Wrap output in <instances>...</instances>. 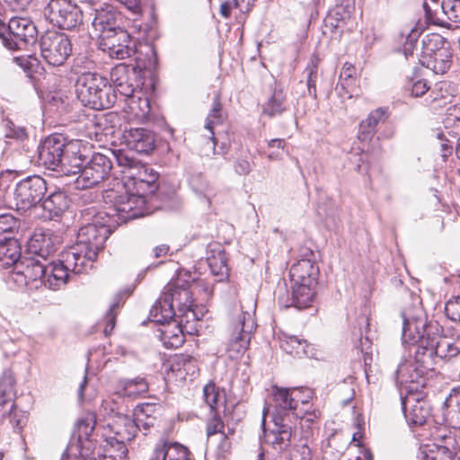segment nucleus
<instances>
[{"mask_svg":"<svg viewBox=\"0 0 460 460\" xmlns=\"http://www.w3.org/2000/svg\"><path fill=\"white\" fill-rule=\"evenodd\" d=\"M190 275L180 271L175 279L170 281L164 288L161 296L150 310L152 322L165 324L174 317L185 319L187 323L199 319L203 308L194 304L190 286Z\"/></svg>","mask_w":460,"mask_h":460,"instance_id":"1","label":"nucleus"},{"mask_svg":"<svg viewBox=\"0 0 460 460\" xmlns=\"http://www.w3.org/2000/svg\"><path fill=\"white\" fill-rule=\"evenodd\" d=\"M120 165L128 166L127 185H132L136 192L121 194L115 198L114 210L121 221L138 218L151 213L147 203L146 194L153 192V184L157 179L156 173L146 165L139 164L133 159L120 157L118 159Z\"/></svg>","mask_w":460,"mask_h":460,"instance_id":"2","label":"nucleus"},{"mask_svg":"<svg viewBox=\"0 0 460 460\" xmlns=\"http://www.w3.org/2000/svg\"><path fill=\"white\" fill-rule=\"evenodd\" d=\"M115 214L113 206L111 212L106 213L105 217L101 213L94 216L91 223L80 227L76 243L67 249L90 269L93 267L98 252L103 249L105 241L111 234L110 220L113 218V221L118 224L127 222L119 219Z\"/></svg>","mask_w":460,"mask_h":460,"instance_id":"3","label":"nucleus"},{"mask_svg":"<svg viewBox=\"0 0 460 460\" xmlns=\"http://www.w3.org/2000/svg\"><path fill=\"white\" fill-rule=\"evenodd\" d=\"M75 94L83 105L94 110H104L113 105L116 94L107 79L97 73H82L75 84Z\"/></svg>","mask_w":460,"mask_h":460,"instance_id":"4","label":"nucleus"},{"mask_svg":"<svg viewBox=\"0 0 460 460\" xmlns=\"http://www.w3.org/2000/svg\"><path fill=\"white\" fill-rule=\"evenodd\" d=\"M432 350L416 349L412 359L399 364L395 371L397 384L403 386L407 394H422L426 385L425 376L433 370L435 362L431 358Z\"/></svg>","mask_w":460,"mask_h":460,"instance_id":"5","label":"nucleus"},{"mask_svg":"<svg viewBox=\"0 0 460 460\" xmlns=\"http://www.w3.org/2000/svg\"><path fill=\"white\" fill-rule=\"evenodd\" d=\"M90 268L74 255L69 250L61 253L58 261L46 265V272L43 284L52 290H58L65 287L70 277V273L81 274Z\"/></svg>","mask_w":460,"mask_h":460,"instance_id":"6","label":"nucleus"},{"mask_svg":"<svg viewBox=\"0 0 460 460\" xmlns=\"http://www.w3.org/2000/svg\"><path fill=\"white\" fill-rule=\"evenodd\" d=\"M255 323L252 314L241 311L232 318L228 329L226 352L232 359L241 357L249 348Z\"/></svg>","mask_w":460,"mask_h":460,"instance_id":"7","label":"nucleus"},{"mask_svg":"<svg viewBox=\"0 0 460 460\" xmlns=\"http://www.w3.org/2000/svg\"><path fill=\"white\" fill-rule=\"evenodd\" d=\"M44 16L63 30H73L83 23V13L72 0H50L44 8Z\"/></svg>","mask_w":460,"mask_h":460,"instance_id":"8","label":"nucleus"},{"mask_svg":"<svg viewBox=\"0 0 460 460\" xmlns=\"http://www.w3.org/2000/svg\"><path fill=\"white\" fill-rule=\"evenodd\" d=\"M402 340L404 343L417 345V349H423L429 346V327L435 321L427 322L420 308L413 312L404 311L402 313Z\"/></svg>","mask_w":460,"mask_h":460,"instance_id":"9","label":"nucleus"},{"mask_svg":"<svg viewBox=\"0 0 460 460\" xmlns=\"http://www.w3.org/2000/svg\"><path fill=\"white\" fill-rule=\"evenodd\" d=\"M38 31L30 19L13 17L8 22V31L3 35V44L5 48L15 50L33 46L37 42Z\"/></svg>","mask_w":460,"mask_h":460,"instance_id":"10","label":"nucleus"},{"mask_svg":"<svg viewBox=\"0 0 460 460\" xmlns=\"http://www.w3.org/2000/svg\"><path fill=\"white\" fill-rule=\"evenodd\" d=\"M41 57L51 66L63 65L72 51L69 39L64 33L55 31H46L40 39Z\"/></svg>","mask_w":460,"mask_h":460,"instance_id":"11","label":"nucleus"},{"mask_svg":"<svg viewBox=\"0 0 460 460\" xmlns=\"http://www.w3.org/2000/svg\"><path fill=\"white\" fill-rule=\"evenodd\" d=\"M46 191V181L40 176H30L20 181L13 191L17 209L27 210L35 207L41 201Z\"/></svg>","mask_w":460,"mask_h":460,"instance_id":"12","label":"nucleus"},{"mask_svg":"<svg viewBox=\"0 0 460 460\" xmlns=\"http://www.w3.org/2000/svg\"><path fill=\"white\" fill-rule=\"evenodd\" d=\"M111 167L108 156L100 153L94 154L76 177L75 189L84 190L98 185L108 177Z\"/></svg>","mask_w":460,"mask_h":460,"instance_id":"13","label":"nucleus"},{"mask_svg":"<svg viewBox=\"0 0 460 460\" xmlns=\"http://www.w3.org/2000/svg\"><path fill=\"white\" fill-rule=\"evenodd\" d=\"M38 242L39 239L37 236L31 241V249L34 248L31 252H33L35 256H23L15 263L14 270L16 273L23 275L28 280L35 281L40 279L43 283L46 272V264H44L43 261H47V255H49V252L41 246L38 249L34 243Z\"/></svg>","mask_w":460,"mask_h":460,"instance_id":"14","label":"nucleus"},{"mask_svg":"<svg viewBox=\"0 0 460 460\" xmlns=\"http://www.w3.org/2000/svg\"><path fill=\"white\" fill-rule=\"evenodd\" d=\"M429 346L423 348L432 350L431 358L435 362V356L451 358L460 354V336L441 337L442 328L438 322L431 323L429 327Z\"/></svg>","mask_w":460,"mask_h":460,"instance_id":"15","label":"nucleus"},{"mask_svg":"<svg viewBox=\"0 0 460 460\" xmlns=\"http://www.w3.org/2000/svg\"><path fill=\"white\" fill-rule=\"evenodd\" d=\"M139 72L133 66L119 64L111 71V81L114 89L111 92L119 93L126 97H133L135 91L140 86Z\"/></svg>","mask_w":460,"mask_h":460,"instance_id":"16","label":"nucleus"},{"mask_svg":"<svg viewBox=\"0 0 460 460\" xmlns=\"http://www.w3.org/2000/svg\"><path fill=\"white\" fill-rule=\"evenodd\" d=\"M66 145L61 136L48 137L39 147V164L46 169L58 172Z\"/></svg>","mask_w":460,"mask_h":460,"instance_id":"17","label":"nucleus"},{"mask_svg":"<svg viewBox=\"0 0 460 460\" xmlns=\"http://www.w3.org/2000/svg\"><path fill=\"white\" fill-rule=\"evenodd\" d=\"M99 47L111 58L124 59L131 55L132 49L128 47L129 35L124 30L113 31L109 34H101Z\"/></svg>","mask_w":460,"mask_h":460,"instance_id":"18","label":"nucleus"},{"mask_svg":"<svg viewBox=\"0 0 460 460\" xmlns=\"http://www.w3.org/2000/svg\"><path fill=\"white\" fill-rule=\"evenodd\" d=\"M402 408L407 421L411 425L421 426L429 416V409L421 394H407L401 395Z\"/></svg>","mask_w":460,"mask_h":460,"instance_id":"19","label":"nucleus"},{"mask_svg":"<svg viewBox=\"0 0 460 460\" xmlns=\"http://www.w3.org/2000/svg\"><path fill=\"white\" fill-rule=\"evenodd\" d=\"M426 447L421 452L423 460H453L457 455V442L451 434L439 436L437 443Z\"/></svg>","mask_w":460,"mask_h":460,"instance_id":"20","label":"nucleus"},{"mask_svg":"<svg viewBox=\"0 0 460 460\" xmlns=\"http://www.w3.org/2000/svg\"><path fill=\"white\" fill-rule=\"evenodd\" d=\"M127 146L140 154H148L155 147V136L144 128H130L123 135Z\"/></svg>","mask_w":460,"mask_h":460,"instance_id":"21","label":"nucleus"},{"mask_svg":"<svg viewBox=\"0 0 460 460\" xmlns=\"http://www.w3.org/2000/svg\"><path fill=\"white\" fill-rule=\"evenodd\" d=\"M118 17L119 13L112 5L106 4L100 9H95L92 22L95 35L101 37V34H109L113 31L121 30L118 24Z\"/></svg>","mask_w":460,"mask_h":460,"instance_id":"22","label":"nucleus"},{"mask_svg":"<svg viewBox=\"0 0 460 460\" xmlns=\"http://www.w3.org/2000/svg\"><path fill=\"white\" fill-rule=\"evenodd\" d=\"M84 160L85 157L81 152L80 143L77 141L70 142L66 145L62 164L58 172L66 175L80 174L84 168Z\"/></svg>","mask_w":460,"mask_h":460,"instance_id":"23","label":"nucleus"},{"mask_svg":"<svg viewBox=\"0 0 460 460\" xmlns=\"http://www.w3.org/2000/svg\"><path fill=\"white\" fill-rule=\"evenodd\" d=\"M319 269L311 259H301L289 270L291 283L317 284Z\"/></svg>","mask_w":460,"mask_h":460,"instance_id":"24","label":"nucleus"},{"mask_svg":"<svg viewBox=\"0 0 460 460\" xmlns=\"http://www.w3.org/2000/svg\"><path fill=\"white\" fill-rule=\"evenodd\" d=\"M108 428L114 435H107L105 439H112L118 442L121 441V443L124 444L126 441H131L139 430L137 424L127 415L118 416L113 423L108 424Z\"/></svg>","mask_w":460,"mask_h":460,"instance_id":"25","label":"nucleus"},{"mask_svg":"<svg viewBox=\"0 0 460 460\" xmlns=\"http://www.w3.org/2000/svg\"><path fill=\"white\" fill-rule=\"evenodd\" d=\"M170 371L176 379H193L199 372L197 359L185 354L174 355L170 360Z\"/></svg>","mask_w":460,"mask_h":460,"instance_id":"26","label":"nucleus"},{"mask_svg":"<svg viewBox=\"0 0 460 460\" xmlns=\"http://www.w3.org/2000/svg\"><path fill=\"white\" fill-rule=\"evenodd\" d=\"M280 348L294 358L313 357V348L306 340L297 336L282 333L279 336Z\"/></svg>","mask_w":460,"mask_h":460,"instance_id":"27","label":"nucleus"},{"mask_svg":"<svg viewBox=\"0 0 460 460\" xmlns=\"http://www.w3.org/2000/svg\"><path fill=\"white\" fill-rule=\"evenodd\" d=\"M316 284L291 283V304L297 309L306 308L311 305L315 296Z\"/></svg>","mask_w":460,"mask_h":460,"instance_id":"28","label":"nucleus"},{"mask_svg":"<svg viewBox=\"0 0 460 460\" xmlns=\"http://www.w3.org/2000/svg\"><path fill=\"white\" fill-rule=\"evenodd\" d=\"M69 208V199L63 191L51 193L42 202V208L49 219L60 217Z\"/></svg>","mask_w":460,"mask_h":460,"instance_id":"29","label":"nucleus"},{"mask_svg":"<svg viewBox=\"0 0 460 460\" xmlns=\"http://www.w3.org/2000/svg\"><path fill=\"white\" fill-rule=\"evenodd\" d=\"M147 392L148 383L144 377L124 378L119 381L118 394L123 397L136 399L146 394Z\"/></svg>","mask_w":460,"mask_h":460,"instance_id":"30","label":"nucleus"},{"mask_svg":"<svg viewBox=\"0 0 460 460\" xmlns=\"http://www.w3.org/2000/svg\"><path fill=\"white\" fill-rule=\"evenodd\" d=\"M451 98L452 95L448 91L447 83L439 82L435 84L432 88L429 87V93L425 97L424 102L426 105L437 111L450 102Z\"/></svg>","mask_w":460,"mask_h":460,"instance_id":"31","label":"nucleus"},{"mask_svg":"<svg viewBox=\"0 0 460 460\" xmlns=\"http://www.w3.org/2000/svg\"><path fill=\"white\" fill-rule=\"evenodd\" d=\"M157 405L155 403H140L134 410L132 419L139 430L148 431L156 422Z\"/></svg>","mask_w":460,"mask_h":460,"instance_id":"32","label":"nucleus"},{"mask_svg":"<svg viewBox=\"0 0 460 460\" xmlns=\"http://www.w3.org/2000/svg\"><path fill=\"white\" fill-rule=\"evenodd\" d=\"M287 109L286 93L280 85L275 84L272 94L263 104L262 112L270 118H273L281 115Z\"/></svg>","mask_w":460,"mask_h":460,"instance_id":"33","label":"nucleus"},{"mask_svg":"<svg viewBox=\"0 0 460 460\" xmlns=\"http://www.w3.org/2000/svg\"><path fill=\"white\" fill-rule=\"evenodd\" d=\"M421 28L411 22L404 24L398 33L397 40L400 44L403 43L402 49L401 50L406 58H408L410 56H412L414 47L417 43L418 38L421 34Z\"/></svg>","mask_w":460,"mask_h":460,"instance_id":"34","label":"nucleus"},{"mask_svg":"<svg viewBox=\"0 0 460 460\" xmlns=\"http://www.w3.org/2000/svg\"><path fill=\"white\" fill-rule=\"evenodd\" d=\"M14 379L11 374H4L0 378V414L4 417L8 411L13 410Z\"/></svg>","mask_w":460,"mask_h":460,"instance_id":"35","label":"nucleus"},{"mask_svg":"<svg viewBox=\"0 0 460 460\" xmlns=\"http://www.w3.org/2000/svg\"><path fill=\"white\" fill-rule=\"evenodd\" d=\"M426 66L435 74H445L451 66L452 53L449 47H442L435 55L426 58Z\"/></svg>","mask_w":460,"mask_h":460,"instance_id":"36","label":"nucleus"},{"mask_svg":"<svg viewBox=\"0 0 460 460\" xmlns=\"http://www.w3.org/2000/svg\"><path fill=\"white\" fill-rule=\"evenodd\" d=\"M275 424L276 429L272 430L267 438L275 449L283 451L289 446L292 429L288 424L279 423L277 419L275 420Z\"/></svg>","mask_w":460,"mask_h":460,"instance_id":"37","label":"nucleus"},{"mask_svg":"<svg viewBox=\"0 0 460 460\" xmlns=\"http://www.w3.org/2000/svg\"><path fill=\"white\" fill-rule=\"evenodd\" d=\"M156 446L163 460H190L187 447L177 442L161 441Z\"/></svg>","mask_w":460,"mask_h":460,"instance_id":"38","label":"nucleus"},{"mask_svg":"<svg viewBox=\"0 0 460 460\" xmlns=\"http://www.w3.org/2000/svg\"><path fill=\"white\" fill-rule=\"evenodd\" d=\"M385 119V111L382 109L371 111L367 118L359 124L358 138L362 141L367 140L375 132L376 126Z\"/></svg>","mask_w":460,"mask_h":460,"instance_id":"39","label":"nucleus"},{"mask_svg":"<svg viewBox=\"0 0 460 460\" xmlns=\"http://www.w3.org/2000/svg\"><path fill=\"white\" fill-rule=\"evenodd\" d=\"M298 389L276 388L273 399L276 405L282 410H296L298 404Z\"/></svg>","mask_w":460,"mask_h":460,"instance_id":"40","label":"nucleus"},{"mask_svg":"<svg viewBox=\"0 0 460 460\" xmlns=\"http://www.w3.org/2000/svg\"><path fill=\"white\" fill-rule=\"evenodd\" d=\"M101 460H127L128 448L124 443L104 439Z\"/></svg>","mask_w":460,"mask_h":460,"instance_id":"41","label":"nucleus"},{"mask_svg":"<svg viewBox=\"0 0 460 460\" xmlns=\"http://www.w3.org/2000/svg\"><path fill=\"white\" fill-rule=\"evenodd\" d=\"M20 227V220L10 213L0 214V242L14 239Z\"/></svg>","mask_w":460,"mask_h":460,"instance_id":"42","label":"nucleus"},{"mask_svg":"<svg viewBox=\"0 0 460 460\" xmlns=\"http://www.w3.org/2000/svg\"><path fill=\"white\" fill-rule=\"evenodd\" d=\"M203 395L206 403L210 407L212 412L216 411L220 405H225L226 403L225 392L213 383L205 385Z\"/></svg>","mask_w":460,"mask_h":460,"instance_id":"43","label":"nucleus"},{"mask_svg":"<svg viewBox=\"0 0 460 460\" xmlns=\"http://www.w3.org/2000/svg\"><path fill=\"white\" fill-rule=\"evenodd\" d=\"M22 257L21 256L20 248L15 239L6 240L4 243L0 242V260L4 261L5 265H13Z\"/></svg>","mask_w":460,"mask_h":460,"instance_id":"44","label":"nucleus"},{"mask_svg":"<svg viewBox=\"0 0 460 460\" xmlns=\"http://www.w3.org/2000/svg\"><path fill=\"white\" fill-rule=\"evenodd\" d=\"M183 320L175 323L172 330H170V323H167L168 326L162 331V341L166 347L178 348L184 342L182 331L179 328Z\"/></svg>","mask_w":460,"mask_h":460,"instance_id":"45","label":"nucleus"},{"mask_svg":"<svg viewBox=\"0 0 460 460\" xmlns=\"http://www.w3.org/2000/svg\"><path fill=\"white\" fill-rule=\"evenodd\" d=\"M211 273L223 280L228 276L229 269L227 266L226 256L224 252H219L217 255H213L207 259Z\"/></svg>","mask_w":460,"mask_h":460,"instance_id":"46","label":"nucleus"},{"mask_svg":"<svg viewBox=\"0 0 460 460\" xmlns=\"http://www.w3.org/2000/svg\"><path fill=\"white\" fill-rule=\"evenodd\" d=\"M422 52L425 58L435 55L442 47H449L448 42L439 34H429L422 41Z\"/></svg>","mask_w":460,"mask_h":460,"instance_id":"47","label":"nucleus"},{"mask_svg":"<svg viewBox=\"0 0 460 460\" xmlns=\"http://www.w3.org/2000/svg\"><path fill=\"white\" fill-rule=\"evenodd\" d=\"M318 63L319 58L316 56H313L310 59V63L305 69V73L306 74L308 94L314 99L317 97L316 81L318 76Z\"/></svg>","mask_w":460,"mask_h":460,"instance_id":"48","label":"nucleus"},{"mask_svg":"<svg viewBox=\"0 0 460 460\" xmlns=\"http://www.w3.org/2000/svg\"><path fill=\"white\" fill-rule=\"evenodd\" d=\"M122 304V297L119 295L114 297L113 302L110 305L109 311L104 317L105 327L103 329V332L105 336H109L114 329L117 314Z\"/></svg>","mask_w":460,"mask_h":460,"instance_id":"49","label":"nucleus"},{"mask_svg":"<svg viewBox=\"0 0 460 460\" xmlns=\"http://www.w3.org/2000/svg\"><path fill=\"white\" fill-rule=\"evenodd\" d=\"M222 121L223 116L221 111V104L219 102L218 97H216L213 102V107L207 117L205 124V128L209 131V138H211L212 140H215L213 133L214 125L220 124L222 123Z\"/></svg>","mask_w":460,"mask_h":460,"instance_id":"50","label":"nucleus"},{"mask_svg":"<svg viewBox=\"0 0 460 460\" xmlns=\"http://www.w3.org/2000/svg\"><path fill=\"white\" fill-rule=\"evenodd\" d=\"M312 448L307 441L300 440L289 451V460H312Z\"/></svg>","mask_w":460,"mask_h":460,"instance_id":"51","label":"nucleus"},{"mask_svg":"<svg viewBox=\"0 0 460 460\" xmlns=\"http://www.w3.org/2000/svg\"><path fill=\"white\" fill-rule=\"evenodd\" d=\"M441 8L450 21L460 22V0H443Z\"/></svg>","mask_w":460,"mask_h":460,"instance_id":"52","label":"nucleus"},{"mask_svg":"<svg viewBox=\"0 0 460 460\" xmlns=\"http://www.w3.org/2000/svg\"><path fill=\"white\" fill-rule=\"evenodd\" d=\"M206 433L208 438H210L216 434H224L225 424L220 416L217 411L212 412L211 417L208 419L206 426Z\"/></svg>","mask_w":460,"mask_h":460,"instance_id":"53","label":"nucleus"},{"mask_svg":"<svg viewBox=\"0 0 460 460\" xmlns=\"http://www.w3.org/2000/svg\"><path fill=\"white\" fill-rule=\"evenodd\" d=\"M354 75L355 67L349 63H345L341 71L340 84L341 89L346 91V93H349L346 89L354 82Z\"/></svg>","mask_w":460,"mask_h":460,"instance_id":"54","label":"nucleus"},{"mask_svg":"<svg viewBox=\"0 0 460 460\" xmlns=\"http://www.w3.org/2000/svg\"><path fill=\"white\" fill-rule=\"evenodd\" d=\"M445 312L448 319L453 322H460V296L449 299L446 303Z\"/></svg>","mask_w":460,"mask_h":460,"instance_id":"55","label":"nucleus"},{"mask_svg":"<svg viewBox=\"0 0 460 460\" xmlns=\"http://www.w3.org/2000/svg\"><path fill=\"white\" fill-rule=\"evenodd\" d=\"M4 136L7 138L23 139L26 137V130L23 127L14 125L11 120H5Z\"/></svg>","mask_w":460,"mask_h":460,"instance_id":"56","label":"nucleus"},{"mask_svg":"<svg viewBox=\"0 0 460 460\" xmlns=\"http://www.w3.org/2000/svg\"><path fill=\"white\" fill-rule=\"evenodd\" d=\"M268 146L270 149H272L269 155L268 158L270 160H278L280 158L282 153L285 148V140L282 138H274L269 141Z\"/></svg>","mask_w":460,"mask_h":460,"instance_id":"57","label":"nucleus"},{"mask_svg":"<svg viewBox=\"0 0 460 460\" xmlns=\"http://www.w3.org/2000/svg\"><path fill=\"white\" fill-rule=\"evenodd\" d=\"M93 418L83 419L77 421L76 429L80 438L83 437L88 438L91 435L93 430Z\"/></svg>","mask_w":460,"mask_h":460,"instance_id":"58","label":"nucleus"},{"mask_svg":"<svg viewBox=\"0 0 460 460\" xmlns=\"http://www.w3.org/2000/svg\"><path fill=\"white\" fill-rule=\"evenodd\" d=\"M429 86L425 80H418L412 84L411 94L415 97H421L425 94L428 95Z\"/></svg>","mask_w":460,"mask_h":460,"instance_id":"59","label":"nucleus"},{"mask_svg":"<svg viewBox=\"0 0 460 460\" xmlns=\"http://www.w3.org/2000/svg\"><path fill=\"white\" fill-rule=\"evenodd\" d=\"M10 421L14 429H21L25 423L26 416L23 413L18 414L14 407L8 411Z\"/></svg>","mask_w":460,"mask_h":460,"instance_id":"60","label":"nucleus"},{"mask_svg":"<svg viewBox=\"0 0 460 460\" xmlns=\"http://www.w3.org/2000/svg\"><path fill=\"white\" fill-rule=\"evenodd\" d=\"M234 430L228 428V432L222 434V438L220 440V443L218 445V450L221 455L225 456L226 454H228L231 450L232 444L229 440V434H233Z\"/></svg>","mask_w":460,"mask_h":460,"instance_id":"61","label":"nucleus"},{"mask_svg":"<svg viewBox=\"0 0 460 460\" xmlns=\"http://www.w3.org/2000/svg\"><path fill=\"white\" fill-rule=\"evenodd\" d=\"M234 169L238 174L246 175L251 172V164L247 159H237Z\"/></svg>","mask_w":460,"mask_h":460,"instance_id":"62","label":"nucleus"},{"mask_svg":"<svg viewBox=\"0 0 460 460\" xmlns=\"http://www.w3.org/2000/svg\"><path fill=\"white\" fill-rule=\"evenodd\" d=\"M121 4L125 5L133 13L138 14L141 13L140 0H116Z\"/></svg>","mask_w":460,"mask_h":460,"instance_id":"63","label":"nucleus"},{"mask_svg":"<svg viewBox=\"0 0 460 460\" xmlns=\"http://www.w3.org/2000/svg\"><path fill=\"white\" fill-rule=\"evenodd\" d=\"M423 9L425 12V18L426 22L429 24H434V25H439L440 22L438 19L435 17V15L432 13L431 8L429 6L428 3L426 1L423 2Z\"/></svg>","mask_w":460,"mask_h":460,"instance_id":"64","label":"nucleus"}]
</instances>
